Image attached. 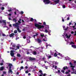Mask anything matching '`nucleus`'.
<instances>
[{"mask_svg": "<svg viewBox=\"0 0 76 76\" xmlns=\"http://www.w3.org/2000/svg\"><path fill=\"white\" fill-rule=\"evenodd\" d=\"M66 74H69V72H65Z\"/></svg>", "mask_w": 76, "mask_h": 76, "instance_id": "nucleus-48", "label": "nucleus"}, {"mask_svg": "<svg viewBox=\"0 0 76 76\" xmlns=\"http://www.w3.org/2000/svg\"><path fill=\"white\" fill-rule=\"evenodd\" d=\"M21 14H23V12L21 11Z\"/></svg>", "mask_w": 76, "mask_h": 76, "instance_id": "nucleus-52", "label": "nucleus"}, {"mask_svg": "<svg viewBox=\"0 0 76 76\" xmlns=\"http://www.w3.org/2000/svg\"><path fill=\"white\" fill-rule=\"evenodd\" d=\"M58 56V54H57V53H55L54 55V57H57V56Z\"/></svg>", "mask_w": 76, "mask_h": 76, "instance_id": "nucleus-16", "label": "nucleus"}, {"mask_svg": "<svg viewBox=\"0 0 76 76\" xmlns=\"http://www.w3.org/2000/svg\"><path fill=\"white\" fill-rule=\"evenodd\" d=\"M8 12H12V10L10 9V10H8Z\"/></svg>", "mask_w": 76, "mask_h": 76, "instance_id": "nucleus-41", "label": "nucleus"}, {"mask_svg": "<svg viewBox=\"0 0 76 76\" xmlns=\"http://www.w3.org/2000/svg\"><path fill=\"white\" fill-rule=\"evenodd\" d=\"M40 36L42 37H44V35H43V34H41Z\"/></svg>", "mask_w": 76, "mask_h": 76, "instance_id": "nucleus-44", "label": "nucleus"}, {"mask_svg": "<svg viewBox=\"0 0 76 76\" xmlns=\"http://www.w3.org/2000/svg\"><path fill=\"white\" fill-rule=\"evenodd\" d=\"M69 19H70V18H69V17H68L67 18V20H69Z\"/></svg>", "mask_w": 76, "mask_h": 76, "instance_id": "nucleus-58", "label": "nucleus"}, {"mask_svg": "<svg viewBox=\"0 0 76 76\" xmlns=\"http://www.w3.org/2000/svg\"><path fill=\"white\" fill-rule=\"evenodd\" d=\"M16 47L18 49H19V48H20V47L19 46H17Z\"/></svg>", "mask_w": 76, "mask_h": 76, "instance_id": "nucleus-32", "label": "nucleus"}, {"mask_svg": "<svg viewBox=\"0 0 76 76\" xmlns=\"http://www.w3.org/2000/svg\"><path fill=\"white\" fill-rule=\"evenodd\" d=\"M23 38L24 39H25L26 38V36L24 35L23 37Z\"/></svg>", "mask_w": 76, "mask_h": 76, "instance_id": "nucleus-37", "label": "nucleus"}, {"mask_svg": "<svg viewBox=\"0 0 76 76\" xmlns=\"http://www.w3.org/2000/svg\"><path fill=\"white\" fill-rule=\"evenodd\" d=\"M53 1H54V3H56V4H57V3H58L60 2V0H57L56 1L53 0Z\"/></svg>", "mask_w": 76, "mask_h": 76, "instance_id": "nucleus-12", "label": "nucleus"}, {"mask_svg": "<svg viewBox=\"0 0 76 76\" xmlns=\"http://www.w3.org/2000/svg\"><path fill=\"white\" fill-rule=\"evenodd\" d=\"M0 65H1V66H2V65H3V63H0Z\"/></svg>", "mask_w": 76, "mask_h": 76, "instance_id": "nucleus-50", "label": "nucleus"}, {"mask_svg": "<svg viewBox=\"0 0 76 76\" xmlns=\"http://www.w3.org/2000/svg\"><path fill=\"white\" fill-rule=\"evenodd\" d=\"M14 34H17V33L18 32V31H17V30H16L14 31Z\"/></svg>", "mask_w": 76, "mask_h": 76, "instance_id": "nucleus-22", "label": "nucleus"}, {"mask_svg": "<svg viewBox=\"0 0 76 76\" xmlns=\"http://www.w3.org/2000/svg\"><path fill=\"white\" fill-rule=\"evenodd\" d=\"M67 76H71L70 75V74H69V75H67Z\"/></svg>", "mask_w": 76, "mask_h": 76, "instance_id": "nucleus-64", "label": "nucleus"}, {"mask_svg": "<svg viewBox=\"0 0 76 76\" xmlns=\"http://www.w3.org/2000/svg\"><path fill=\"white\" fill-rule=\"evenodd\" d=\"M43 25H46V23L45 22H43Z\"/></svg>", "mask_w": 76, "mask_h": 76, "instance_id": "nucleus-43", "label": "nucleus"}, {"mask_svg": "<svg viewBox=\"0 0 76 76\" xmlns=\"http://www.w3.org/2000/svg\"><path fill=\"white\" fill-rule=\"evenodd\" d=\"M19 24L18 23H16L15 24H13V26L14 27H16L17 28V31H18V32H21V31L19 29Z\"/></svg>", "mask_w": 76, "mask_h": 76, "instance_id": "nucleus-1", "label": "nucleus"}, {"mask_svg": "<svg viewBox=\"0 0 76 76\" xmlns=\"http://www.w3.org/2000/svg\"><path fill=\"white\" fill-rule=\"evenodd\" d=\"M18 23H19V24L21 23V22H20V21H19V20H18Z\"/></svg>", "mask_w": 76, "mask_h": 76, "instance_id": "nucleus-29", "label": "nucleus"}, {"mask_svg": "<svg viewBox=\"0 0 76 76\" xmlns=\"http://www.w3.org/2000/svg\"><path fill=\"white\" fill-rule=\"evenodd\" d=\"M8 66H9V70L8 72L9 73H10L11 74H12L13 73V71L11 69H12V66H13V65L12 64H9V65H8Z\"/></svg>", "mask_w": 76, "mask_h": 76, "instance_id": "nucleus-3", "label": "nucleus"}, {"mask_svg": "<svg viewBox=\"0 0 76 76\" xmlns=\"http://www.w3.org/2000/svg\"><path fill=\"white\" fill-rule=\"evenodd\" d=\"M1 10H4V7H2L1 8Z\"/></svg>", "mask_w": 76, "mask_h": 76, "instance_id": "nucleus-34", "label": "nucleus"}, {"mask_svg": "<svg viewBox=\"0 0 76 76\" xmlns=\"http://www.w3.org/2000/svg\"><path fill=\"white\" fill-rule=\"evenodd\" d=\"M75 34L74 35V36H76V31H75Z\"/></svg>", "mask_w": 76, "mask_h": 76, "instance_id": "nucleus-39", "label": "nucleus"}, {"mask_svg": "<svg viewBox=\"0 0 76 76\" xmlns=\"http://www.w3.org/2000/svg\"><path fill=\"white\" fill-rule=\"evenodd\" d=\"M8 15H9V16H11L12 15V14H8Z\"/></svg>", "mask_w": 76, "mask_h": 76, "instance_id": "nucleus-49", "label": "nucleus"}, {"mask_svg": "<svg viewBox=\"0 0 76 76\" xmlns=\"http://www.w3.org/2000/svg\"><path fill=\"white\" fill-rule=\"evenodd\" d=\"M10 55L11 57H15V56H14L15 55V53H14V50H11L10 51Z\"/></svg>", "mask_w": 76, "mask_h": 76, "instance_id": "nucleus-6", "label": "nucleus"}, {"mask_svg": "<svg viewBox=\"0 0 76 76\" xmlns=\"http://www.w3.org/2000/svg\"><path fill=\"white\" fill-rule=\"evenodd\" d=\"M3 23L4 25L5 26L4 27H3V28H6V20H0V23Z\"/></svg>", "mask_w": 76, "mask_h": 76, "instance_id": "nucleus-4", "label": "nucleus"}, {"mask_svg": "<svg viewBox=\"0 0 76 76\" xmlns=\"http://www.w3.org/2000/svg\"><path fill=\"white\" fill-rule=\"evenodd\" d=\"M19 72H17V75H19Z\"/></svg>", "mask_w": 76, "mask_h": 76, "instance_id": "nucleus-63", "label": "nucleus"}, {"mask_svg": "<svg viewBox=\"0 0 76 76\" xmlns=\"http://www.w3.org/2000/svg\"><path fill=\"white\" fill-rule=\"evenodd\" d=\"M16 60V58H13V61H15V60Z\"/></svg>", "mask_w": 76, "mask_h": 76, "instance_id": "nucleus-36", "label": "nucleus"}, {"mask_svg": "<svg viewBox=\"0 0 76 76\" xmlns=\"http://www.w3.org/2000/svg\"><path fill=\"white\" fill-rule=\"evenodd\" d=\"M45 32L46 33H48V31L47 29L45 30Z\"/></svg>", "mask_w": 76, "mask_h": 76, "instance_id": "nucleus-28", "label": "nucleus"}, {"mask_svg": "<svg viewBox=\"0 0 76 76\" xmlns=\"http://www.w3.org/2000/svg\"><path fill=\"white\" fill-rule=\"evenodd\" d=\"M12 21L14 22H17V20L16 18L13 19L12 20Z\"/></svg>", "mask_w": 76, "mask_h": 76, "instance_id": "nucleus-15", "label": "nucleus"}, {"mask_svg": "<svg viewBox=\"0 0 76 76\" xmlns=\"http://www.w3.org/2000/svg\"><path fill=\"white\" fill-rule=\"evenodd\" d=\"M72 44H75V43L73 42H71L69 43V45H72Z\"/></svg>", "mask_w": 76, "mask_h": 76, "instance_id": "nucleus-19", "label": "nucleus"}, {"mask_svg": "<svg viewBox=\"0 0 76 76\" xmlns=\"http://www.w3.org/2000/svg\"><path fill=\"white\" fill-rule=\"evenodd\" d=\"M72 47H73V48H76V45H72Z\"/></svg>", "mask_w": 76, "mask_h": 76, "instance_id": "nucleus-17", "label": "nucleus"}, {"mask_svg": "<svg viewBox=\"0 0 76 76\" xmlns=\"http://www.w3.org/2000/svg\"><path fill=\"white\" fill-rule=\"evenodd\" d=\"M68 73H70V70H69L68 71Z\"/></svg>", "mask_w": 76, "mask_h": 76, "instance_id": "nucleus-59", "label": "nucleus"}, {"mask_svg": "<svg viewBox=\"0 0 76 76\" xmlns=\"http://www.w3.org/2000/svg\"><path fill=\"white\" fill-rule=\"evenodd\" d=\"M42 60H45V58H42Z\"/></svg>", "mask_w": 76, "mask_h": 76, "instance_id": "nucleus-62", "label": "nucleus"}, {"mask_svg": "<svg viewBox=\"0 0 76 76\" xmlns=\"http://www.w3.org/2000/svg\"><path fill=\"white\" fill-rule=\"evenodd\" d=\"M3 73L4 74H6V72H4Z\"/></svg>", "mask_w": 76, "mask_h": 76, "instance_id": "nucleus-56", "label": "nucleus"}, {"mask_svg": "<svg viewBox=\"0 0 76 76\" xmlns=\"http://www.w3.org/2000/svg\"><path fill=\"white\" fill-rule=\"evenodd\" d=\"M57 66H55V69H57Z\"/></svg>", "mask_w": 76, "mask_h": 76, "instance_id": "nucleus-46", "label": "nucleus"}, {"mask_svg": "<svg viewBox=\"0 0 76 76\" xmlns=\"http://www.w3.org/2000/svg\"><path fill=\"white\" fill-rule=\"evenodd\" d=\"M37 41L39 44H40L41 43V42H42V41H41V40L40 39H38Z\"/></svg>", "mask_w": 76, "mask_h": 76, "instance_id": "nucleus-13", "label": "nucleus"}, {"mask_svg": "<svg viewBox=\"0 0 76 76\" xmlns=\"http://www.w3.org/2000/svg\"><path fill=\"white\" fill-rule=\"evenodd\" d=\"M75 72H71L72 74H76V70L75 71Z\"/></svg>", "mask_w": 76, "mask_h": 76, "instance_id": "nucleus-23", "label": "nucleus"}, {"mask_svg": "<svg viewBox=\"0 0 76 76\" xmlns=\"http://www.w3.org/2000/svg\"><path fill=\"white\" fill-rule=\"evenodd\" d=\"M12 46L13 47H16V44H14L12 45Z\"/></svg>", "mask_w": 76, "mask_h": 76, "instance_id": "nucleus-26", "label": "nucleus"}, {"mask_svg": "<svg viewBox=\"0 0 76 76\" xmlns=\"http://www.w3.org/2000/svg\"><path fill=\"white\" fill-rule=\"evenodd\" d=\"M68 29V27H67L64 29V31H67V30Z\"/></svg>", "mask_w": 76, "mask_h": 76, "instance_id": "nucleus-27", "label": "nucleus"}, {"mask_svg": "<svg viewBox=\"0 0 76 76\" xmlns=\"http://www.w3.org/2000/svg\"><path fill=\"white\" fill-rule=\"evenodd\" d=\"M4 69V66H1L0 68V71H2Z\"/></svg>", "mask_w": 76, "mask_h": 76, "instance_id": "nucleus-14", "label": "nucleus"}, {"mask_svg": "<svg viewBox=\"0 0 76 76\" xmlns=\"http://www.w3.org/2000/svg\"><path fill=\"white\" fill-rule=\"evenodd\" d=\"M33 37H34L35 38V37H36V36L35 35H34L33 36Z\"/></svg>", "mask_w": 76, "mask_h": 76, "instance_id": "nucleus-51", "label": "nucleus"}, {"mask_svg": "<svg viewBox=\"0 0 76 76\" xmlns=\"http://www.w3.org/2000/svg\"><path fill=\"white\" fill-rule=\"evenodd\" d=\"M44 3H45V4H49L51 3V1H50V0H43Z\"/></svg>", "mask_w": 76, "mask_h": 76, "instance_id": "nucleus-7", "label": "nucleus"}, {"mask_svg": "<svg viewBox=\"0 0 76 76\" xmlns=\"http://www.w3.org/2000/svg\"><path fill=\"white\" fill-rule=\"evenodd\" d=\"M17 56L19 57H21V56L19 54H17Z\"/></svg>", "mask_w": 76, "mask_h": 76, "instance_id": "nucleus-24", "label": "nucleus"}, {"mask_svg": "<svg viewBox=\"0 0 76 76\" xmlns=\"http://www.w3.org/2000/svg\"><path fill=\"white\" fill-rule=\"evenodd\" d=\"M71 34H74V32H73V31H72L71 32Z\"/></svg>", "mask_w": 76, "mask_h": 76, "instance_id": "nucleus-55", "label": "nucleus"}, {"mask_svg": "<svg viewBox=\"0 0 76 76\" xmlns=\"http://www.w3.org/2000/svg\"><path fill=\"white\" fill-rule=\"evenodd\" d=\"M25 68V69H28V66H26Z\"/></svg>", "mask_w": 76, "mask_h": 76, "instance_id": "nucleus-53", "label": "nucleus"}, {"mask_svg": "<svg viewBox=\"0 0 76 76\" xmlns=\"http://www.w3.org/2000/svg\"><path fill=\"white\" fill-rule=\"evenodd\" d=\"M58 55L60 56H62V54L60 53H58Z\"/></svg>", "mask_w": 76, "mask_h": 76, "instance_id": "nucleus-30", "label": "nucleus"}, {"mask_svg": "<svg viewBox=\"0 0 76 76\" xmlns=\"http://www.w3.org/2000/svg\"><path fill=\"white\" fill-rule=\"evenodd\" d=\"M58 73H60V70H58Z\"/></svg>", "mask_w": 76, "mask_h": 76, "instance_id": "nucleus-57", "label": "nucleus"}, {"mask_svg": "<svg viewBox=\"0 0 76 76\" xmlns=\"http://www.w3.org/2000/svg\"><path fill=\"white\" fill-rule=\"evenodd\" d=\"M15 35V34L13 33H12L11 34H10L9 35L10 37H13Z\"/></svg>", "mask_w": 76, "mask_h": 76, "instance_id": "nucleus-11", "label": "nucleus"}, {"mask_svg": "<svg viewBox=\"0 0 76 76\" xmlns=\"http://www.w3.org/2000/svg\"><path fill=\"white\" fill-rule=\"evenodd\" d=\"M63 70L62 69L61 70V72H62L63 73H64V70H66V69L67 70L68 69V67H67V66H65L63 68Z\"/></svg>", "mask_w": 76, "mask_h": 76, "instance_id": "nucleus-5", "label": "nucleus"}, {"mask_svg": "<svg viewBox=\"0 0 76 76\" xmlns=\"http://www.w3.org/2000/svg\"><path fill=\"white\" fill-rule=\"evenodd\" d=\"M39 72L41 73L42 75V74H43V73H42V71L41 70H39Z\"/></svg>", "mask_w": 76, "mask_h": 76, "instance_id": "nucleus-21", "label": "nucleus"}, {"mask_svg": "<svg viewBox=\"0 0 76 76\" xmlns=\"http://www.w3.org/2000/svg\"><path fill=\"white\" fill-rule=\"evenodd\" d=\"M32 54H33V55H36V54H37V52L36 51L33 52L32 53Z\"/></svg>", "mask_w": 76, "mask_h": 76, "instance_id": "nucleus-18", "label": "nucleus"}, {"mask_svg": "<svg viewBox=\"0 0 76 76\" xmlns=\"http://www.w3.org/2000/svg\"><path fill=\"white\" fill-rule=\"evenodd\" d=\"M42 75H43V74H41V75H39V76H42Z\"/></svg>", "mask_w": 76, "mask_h": 76, "instance_id": "nucleus-60", "label": "nucleus"}, {"mask_svg": "<svg viewBox=\"0 0 76 76\" xmlns=\"http://www.w3.org/2000/svg\"><path fill=\"white\" fill-rule=\"evenodd\" d=\"M65 37H66V38H68V39H69L70 38V37H71V35H69V36L67 34H66V35H65Z\"/></svg>", "mask_w": 76, "mask_h": 76, "instance_id": "nucleus-9", "label": "nucleus"}, {"mask_svg": "<svg viewBox=\"0 0 76 76\" xmlns=\"http://www.w3.org/2000/svg\"><path fill=\"white\" fill-rule=\"evenodd\" d=\"M34 20V19H33V18H31V19L30 21H31V22H33V20Z\"/></svg>", "mask_w": 76, "mask_h": 76, "instance_id": "nucleus-25", "label": "nucleus"}, {"mask_svg": "<svg viewBox=\"0 0 76 76\" xmlns=\"http://www.w3.org/2000/svg\"><path fill=\"white\" fill-rule=\"evenodd\" d=\"M51 58V56H49L48 57V58Z\"/></svg>", "mask_w": 76, "mask_h": 76, "instance_id": "nucleus-38", "label": "nucleus"}, {"mask_svg": "<svg viewBox=\"0 0 76 76\" xmlns=\"http://www.w3.org/2000/svg\"><path fill=\"white\" fill-rule=\"evenodd\" d=\"M27 42H28V43H29V42H30L31 41H30V39L27 40Z\"/></svg>", "mask_w": 76, "mask_h": 76, "instance_id": "nucleus-33", "label": "nucleus"}, {"mask_svg": "<svg viewBox=\"0 0 76 76\" xmlns=\"http://www.w3.org/2000/svg\"><path fill=\"white\" fill-rule=\"evenodd\" d=\"M2 36H3V37H5L6 36V35H5L4 34H2Z\"/></svg>", "mask_w": 76, "mask_h": 76, "instance_id": "nucleus-40", "label": "nucleus"}, {"mask_svg": "<svg viewBox=\"0 0 76 76\" xmlns=\"http://www.w3.org/2000/svg\"><path fill=\"white\" fill-rule=\"evenodd\" d=\"M29 60L31 61H35V60H36V58H32L30 57L29 58Z\"/></svg>", "mask_w": 76, "mask_h": 76, "instance_id": "nucleus-8", "label": "nucleus"}, {"mask_svg": "<svg viewBox=\"0 0 76 76\" xmlns=\"http://www.w3.org/2000/svg\"><path fill=\"white\" fill-rule=\"evenodd\" d=\"M72 70V71L74 72H76V71H75L76 70H75V69H74L73 68H72L71 69Z\"/></svg>", "mask_w": 76, "mask_h": 76, "instance_id": "nucleus-20", "label": "nucleus"}, {"mask_svg": "<svg viewBox=\"0 0 76 76\" xmlns=\"http://www.w3.org/2000/svg\"><path fill=\"white\" fill-rule=\"evenodd\" d=\"M62 21L63 22H64V19H63V18H62Z\"/></svg>", "mask_w": 76, "mask_h": 76, "instance_id": "nucleus-47", "label": "nucleus"}, {"mask_svg": "<svg viewBox=\"0 0 76 76\" xmlns=\"http://www.w3.org/2000/svg\"><path fill=\"white\" fill-rule=\"evenodd\" d=\"M25 73H29V72H28V71L27 70V71H26Z\"/></svg>", "mask_w": 76, "mask_h": 76, "instance_id": "nucleus-35", "label": "nucleus"}, {"mask_svg": "<svg viewBox=\"0 0 76 76\" xmlns=\"http://www.w3.org/2000/svg\"><path fill=\"white\" fill-rule=\"evenodd\" d=\"M69 64L70 65H71L70 66V67L72 68H75V66H73V64H72V63L70 62Z\"/></svg>", "mask_w": 76, "mask_h": 76, "instance_id": "nucleus-10", "label": "nucleus"}, {"mask_svg": "<svg viewBox=\"0 0 76 76\" xmlns=\"http://www.w3.org/2000/svg\"><path fill=\"white\" fill-rule=\"evenodd\" d=\"M62 7L64 9V8H66V6H65V5H64L62 6Z\"/></svg>", "mask_w": 76, "mask_h": 76, "instance_id": "nucleus-31", "label": "nucleus"}, {"mask_svg": "<svg viewBox=\"0 0 76 76\" xmlns=\"http://www.w3.org/2000/svg\"><path fill=\"white\" fill-rule=\"evenodd\" d=\"M26 54H30V53H29V52H27Z\"/></svg>", "mask_w": 76, "mask_h": 76, "instance_id": "nucleus-45", "label": "nucleus"}, {"mask_svg": "<svg viewBox=\"0 0 76 76\" xmlns=\"http://www.w3.org/2000/svg\"><path fill=\"white\" fill-rule=\"evenodd\" d=\"M46 75V74H44L43 76H45Z\"/></svg>", "mask_w": 76, "mask_h": 76, "instance_id": "nucleus-61", "label": "nucleus"}, {"mask_svg": "<svg viewBox=\"0 0 76 76\" xmlns=\"http://www.w3.org/2000/svg\"><path fill=\"white\" fill-rule=\"evenodd\" d=\"M34 25L35 27H37L38 28V29H41V28H44V26H42L41 25H39L37 23H35L34 24Z\"/></svg>", "mask_w": 76, "mask_h": 76, "instance_id": "nucleus-2", "label": "nucleus"}, {"mask_svg": "<svg viewBox=\"0 0 76 76\" xmlns=\"http://www.w3.org/2000/svg\"><path fill=\"white\" fill-rule=\"evenodd\" d=\"M20 69H23V66H22L20 67Z\"/></svg>", "mask_w": 76, "mask_h": 76, "instance_id": "nucleus-42", "label": "nucleus"}, {"mask_svg": "<svg viewBox=\"0 0 76 76\" xmlns=\"http://www.w3.org/2000/svg\"><path fill=\"white\" fill-rule=\"evenodd\" d=\"M35 35H36V36H38V33H36Z\"/></svg>", "mask_w": 76, "mask_h": 76, "instance_id": "nucleus-54", "label": "nucleus"}]
</instances>
